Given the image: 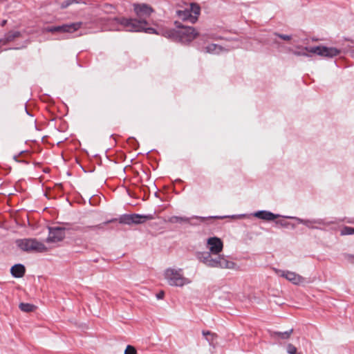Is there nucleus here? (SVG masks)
I'll use <instances>...</instances> for the list:
<instances>
[{
	"label": "nucleus",
	"instance_id": "f257e3e1",
	"mask_svg": "<svg viewBox=\"0 0 354 354\" xmlns=\"http://www.w3.org/2000/svg\"><path fill=\"white\" fill-rule=\"evenodd\" d=\"M133 6L138 19L116 17L114 20L125 28L127 31L156 33L153 28H147L148 22L146 18L149 17L154 11L152 7L146 3H134Z\"/></svg>",
	"mask_w": 354,
	"mask_h": 354
},
{
	"label": "nucleus",
	"instance_id": "f03ea898",
	"mask_svg": "<svg viewBox=\"0 0 354 354\" xmlns=\"http://www.w3.org/2000/svg\"><path fill=\"white\" fill-rule=\"evenodd\" d=\"M213 255L211 252H202L198 254V257L200 261L209 267L225 269L234 268L235 263L228 261L224 256L218 255L217 257L214 258Z\"/></svg>",
	"mask_w": 354,
	"mask_h": 354
},
{
	"label": "nucleus",
	"instance_id": "7ed1b4c3",
	"mask_svg": "<svg viewBox=\"0 0 354 354\" xmlns=\"http://www.w3.org/2000/svg\"><path fill=\"white\" fill-rule=\"evenodd\" d=\"M165 36L168 37H177L182 43H189L198 36V32L193 27L182 26L178 30H169L167 31Z\"/></svg>",
	"mask_w": 354,
	"mask_h": 354
},
{
	"label": "nucleus",
	"instance_id": "20e7f679",
	"mask_svg": "<svg viewBox=\"0 0 354 354\" xmlns=\"http://www.w3.org/2000/svg\"><path fill=\"white\" fill-rule=\"evenodd\" d=\"M165 278L167 283L172 286L182 287L191 282L189 279L184 277L182 269H167L165 271Z\"/></svg>",
	"mask_w": 354,
	"mask_h": 354
},
{
	"label": "nucleus",
	"instance_id": "39448f33",
	"mask_svg": "<svg viewBox=\"0 0 354 354\" xmlns=\"http://www.w3.org/2000/svg\"><path fill=\"white\" fill-rule=\"evenodd\" d=\"M18 247L26 252H45L48 248L35 239H24L17 241Z\"/></svg>",
	"mask_w": 354,
	"mask_h": 354
},
{
	"label": "nucleus",
	"instance_id": "423d86ee",
	"mask_svg": "<svg viewBox=\"0 0 354 354\" xmlns=\"http://www.w3.org/2000/svg\"><path fill=\"white\" fill-rule=\"evenodd\" d=\"M306 50L311 53L317 54L326 57H333L339 54L340 50L333 47H326L322 46L306 48Z\"/></svg>",
	"mask_w": 354,
	"mask_h": 354
},
{
	"label": "nucleus",
	"instance_id": "0eeeda50",
	"mask_svg": "<svg viewBox=\"0 0 354 354\" xmlns=\"http://www.w3.org/2000/svg\"><path fill=\"white\" fill-rule=\"evenodd\" d=\"M82 22L78 21L71 24H63L62 26L49 27L46 28V30L51 32H62L73 33L79 30L82 27Z\"/></svg>",
	"mask_w": 354,
	"mask_h": 354
},
{
	"label": "nucleus",
	"instance_id": "6e6552de",
	"mask_svg": "<svg viewBox=\"0 0 354 354\" xmlns=\"http://www.w3.org/2000/svg\"><path fill=\"white\" fill-rule=\"evenodd\" d=\"M274 271L277 274L286 278L293 284L298 285L304 281V278L295 272L288 270H281L276 268H274Z\"/></svg>",
	"mask_w": 354,
	"mask_h": 354
},
{
	"label": "nucleus",
	"instance_id": "1a4fd4ad",
	"mask_svg": "<svg viewBox=\"0 0 354 354\" xmlns=\"http://www.w3.org/2000/svg\"><path fill=\"white\" fill-rule=\"evenodd\" d=\"M207 248L214 255H218L223 250V243L221 239L218 237H211L207 241Z\"/></svg>",
	"mask_w": 354,
	"mask_h": 354
},
{
	"label": "nucleus",
	"instance_id": "9d476101",
	"mask_svg": "<svg viewBox=\"0 0 354 354\" xmlns=\"http://www.w3.org/2000/svg\"><path fill=\"white\" fill-rule=\"evenodd\" d=\"M65 236L64 230L61 227L49 228L48 236L46 239V243H57L64 239Z\"/></svg>",
	"mask_w": 354,
	"mask_h": 354
},
{
	"label": "nucleus",
	"instance_id": "9b49d317",
	"mask_svg": "<svg viewBox=\"0 0 354 354\" xmlns=\"http://www.w3.org/2000/svg\"><path fill=\"white\" fill-rule=\"evenodd\" d=\"M202 51L205 53L219 55L220 53L227 50L220 45L216 44H209L203 48Z\"/></svg>",
	"mask_w": 354,
	"mask_h": 354
},
{
	"label": "nucleus",
	"instance_id": "f8f14e48",
	"mask_svg": "<svg viewBox=\"0 0 354 354\" xmlns=\"http://www.w3.org/2000/svg\"><path fill=\"white\" fill-rule=\"evenodd\" d=\"M20 37H21V34L19 31H10L5 35L3 39H0V46L6 45Z\"/></svg>",
	"mask_w": 354,
	"mask_h": 354
},
{
	"label": "nucleus",
	"instance_id": "ddd939ff",
	"mask_svg": "<svg viewBox=\"0 0 354 354\" xmlns=\"http://www.w3.org/2000/svg\"><path fill=\"white\" fill-rule=\"evenodd\" d=\"M177 13L179 18L183 20H188L193 24L196 21V17L193 16V15L190 13V10L189 9L178 10Z\"/></svg>",
	"mask_w": 354,
	"mask_h": 354
},
{
	"label": "nucleus",
	"instance_id": "4468645a",
	"mask_svg": "<svg viewBox=\"0 0 354 354\" xmlns=\"http://www.w3.org/2000/svg\"><path fill=\"white\" fill-rule=\"evenodd\" d=\"M154 218L153 215H140L138 214H133L132 224H140L145 223L146 221L153 220Z\"/></svg>",
	"mask_w": 354,
	"mask_h": 354
},
{
	"label": "nucleus",
	"instance_id": "2eb2a0df",
	"mask_svg": "<svg viewBox=\"0 0 354 354\" xmlns=\"http://www.w3.org/2000/svg\"><path fill=\"white\" fill-rule=\"evenodd\" d=\"M26 272L25 267L21 264H16L10 269L12 275L16 278L22 277Z\"/></svg>",
	"mask_w": 354,
	"mask_h": 354
},
{
	"label": "nucleus",
	"instance_id": "dca6fc26",
	"mask_svg": "<svg viewBox=\"0 0 354 354\" xmlns=\"http://www.w3.org/2000/svg\"><path fill=\"white\" fill-rule=\"evenodd\" d=\"M254 216L260 219L265 221H272L277 218V216L274 215L272 212L267 211H259L254 214Z\"/></svg>",
	"mask_w": 354,
	"mask_h": 354
},
{
	"label": "nucleus",
	"instance_id": "f3484780",
	"mask_svg": "<svg viewBox=\"0 0 354 354\" xmlns=\"http://www.w3.org/2000/svg\"><path fill=\"white\" fill-rule=\"evenodd\" d=\"M19 308L21 310L26 313L32 312L36 308L34 305L28 303H21L19 306Z\"/></svg>",
	"mask_w": 354,
	"mask_h": 354
},
{
	"label": "nucleus",
	"instance_id": "a211bd4d",
	"mask_svg": "<svg viewBox=\"0 0 354 354\" xmlns=\"http://www.w3.org/2000/svg\"><path fill=\"white\" fill-rule=\"evenodd\" d=\"M168 222L171 223H188L189 219L185 217H180V216H171L169 218Z\"/></svg>",
	"mask_w": 354,
	"mask_h": 354
},
{
	"label": "nucleus",
	"instance_id": "6ab92c4d",
	"mask_svg": "<svg viewBox=\"0 0 354 354\" xmlns=\"http://www.w3.org/2000/svg\"><path fill=\"white\" fill-rule=\"evenodd\" d=\"M133 221V214H124L120 217L119 222L120 223L131 225Z\"/></svg>",
	"mask_w": 354,
	"mask_h": 354
},
{
	"label": "nucleus",
	"instance_id": "aec40b11",
	"mask_svg": "<svg viewBox=\"0 0 354 354\" xmlns=\"http://www.w3.org/2000/svg\"><path fill=\"white\" fill-rule=\"evenodd\" d=\"M292 333V329H291L289 331H286V332H284V333H281V332H274L272 334V337H279L281 339H288L291 335V333Z\"/></svg>",
	"mask_w": 354,
	"mask_h": 354
},
{
	"label": "nucleus",
	"instance_id": "412c9836",
	"mask_svg": "<svg viewBox=\"0 0 354 354\" xmlns=\"http://www.w3.org/2000/svg\"><path fill=\"white\" fill-rule=\"evenodd\" d=\"M203 335L205 337L206 339L209 342L210 344H212L214 338L216 337V335L215 333H213L209 330H203Z\"/></svg>",
	"mask_w": 354,
	"mask_h": 354
},
{
	"label": "nucleus",
	"instance_id": "4be33fe9",
	"mask_svg": "<svg viewBox=\"0 0 354 354\" xmlns=\"http://www.w3.org/2000/svg\"><path fill=\"white\" fill-rule=\"evenodd\" d=\"M190 10V13H193V16H196V19H198V16L200 14V7L199 6H198L197 4L196 3H192L190 5V9H189Z\"/></svg>",
	"mask_w": 354,
	"mask_h": 354
},
{
	"label": "nucleus",
	"instance_id": "5701e85b",
	"mask_svg": "<svg viewBox=\"0 0 354 354\" xmlns=\"http://www.w3.org/2000/svg\"><path fill=\"white\" fill-rule=\"evenodd\" d=\"M354 234V228L351 227L346 226L344 227L341 232L342 235H349Z\"/></svg>",
	"mask_w": 354,
	"mask_h": 354
},
{
	"label": "nucleus",
	"instance_id": "b1692460",
	"mask_svg": "<svg viewBox=\"0 0 354 354\" xmlns=\"http://www.w3.org/2000/svg\"><path fill=\"white\" fill-rule=\"evenodd\" d=\"M124 354H137V351L133 346L128 345L124 351Z\"/></svg>",
	"mask_w": 354,
	"mask_h": 354
},
{
	"label": "nucleus",
	"instance_id": "393cba45",
	"mask_svg": "<svg viewBox=\"0 0 354 354\" xmlns=\"http://www.w3.org/2000/svg\"><path fill=\"white\" fill-rule=\"evenodd\" d=\"M287 352L290 354H296L297 348L294 345L289 344L287 346Z\"/></svg>",
	"mask_w": 354,
	"mask_h": 354
},
{
	"label": "nucleus",
	"instance_id": "a878e982",
	"mask_svg": "<svg viewBox=\"0 0 354 354\" xmlns=\"http://www.w3.org/2000/svg\"><path fill=\"white\" fill-rule=\"evenodd\" d=\"M75 2V0H66L64 2L62 3L60 7L61 8L64 9L71 5Z\"/></svg>",
	"mask_w": 354,
	"mask_h": 354
},
{
	"label": "nucleus",
	"instance_id": "bb28decb",
	"mask_svg": "<svg viewBox=\"0 0 354 354\" xmlns=\"http://www.w3.org/2000/svg\"><path fill=\"white\" fill-rule=\"evenodd\" d=\"M301 223H304L308 227H311V223H321L320 221H301Z\"/></svg>",
	"mask_w": 354,
	"mask_h": 354
},
{
	"label": "nucleus",
	"instance_id": "cd10ccee",
	"mask_svg": "<svg viewBox=\"0 0 354 354\" xmlns=\"http://www.w3.org/2000/svg\"><path fill=\"white\" fill-rule=\"evenodd\" d=\"M346 259L351 263H354V254H346Z\"/></svg>",
	"mask_w": 354,
	"mask_h": 354
},
{
	"label": "nucleus",
	"instance_id": "c85d7f7f",
	"mask_svg": "<svg viewBox=\"0 0 354 354\" xmlns=\"http://www.w3.org/2000/svg\"><path fill=\"white\" fill-rule=\"evenodd\" d=\"M277 36H278L279 37L281 38L283 40H286V41H288L291 39V37L289 36V35H281V34H275Z\"/></svg>",
	"mask_w": 354,
	"mask_h": 354
},
{
	"label": "nucleus",
	"instance_id": "c756f323",
	"mask_svg": "<svg viewBox=\"0 0 354 354\" xmlns=\"http://www.w3.org/2000/svg\"><path fill=\"white\" fill-rule=\"evenodd\" d=\"M165 292L164 291H160L159 293L157 294V298L158 299H161L164 297Z\"/></svg>",
	"mask_w": 354,
	"mask_h": 354
},
{
	"label": "nucleus",
	"instance_id": "7c9ffc66",
	"mask_svg": "<svg viewBox=\"0 0 354 354\" xmlns=\"http://www.w3.org/2000/svg\"><path fill=\"white\" fill-rule=\"evenodd\" d=\"M209 37L211 38V39H216V40L221 39L220 37H214V35H209Z\"/></svg>",
	"mask_w": 354,
	"mask_h": 354
},
{
	"label": "nucleus",
	"instance_id": "2f4dec72",
	"mask_svg": "<svg viewBox=\"0 0 354 354\" xmlns=\"http://www.w3.org/2000/svg\"><path fill=\"white\" fill-rule=\"evenodd\" d=\"M6 23H7V20H3L1 21V26H4L6 24Z\"/></svg>",
	"mask_w": 354,
	"mask_h": 354
},
{
	"label": "nucleus",
	"instance_id": "473e14b6",
	"mask_svg": "<svg viewBox=\"0 0 354 354\" xmlns=\"http://www.w3.org/2000/svg\"><path fill=\"white\" fill-rule=\"evenodd\" d=\"M95 227H96V228H100V225H96Z\"/></svg>",
	"mask_w": 354,
	"mask_h": 354
}]
</instances>
